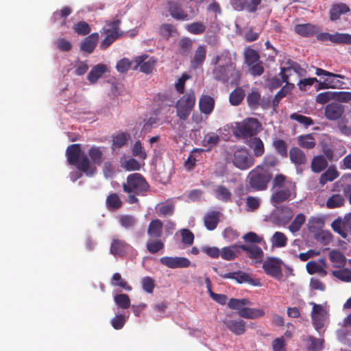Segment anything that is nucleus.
I'll return each mask as SVG.
<instances>
[{"mask_svg":"<svg viewBox=\"0 0 351 351\" xmlns=\"http://www.w3.org/2000/svg\"><path fill=\"white\" fill-rule=\"evenodd\" d=\"M123 191L126 193L144 195L149 189V185L145 178L138 173L130 174L126 182L122 184Z\"/></svg>","mask_w":351,"mask_h":351,"instance_id":"5","label":"nucleus"},{"mask_svg":"<svg viewBox=\"0 0 351 351\" xmlns=\"http://www.w3.org/2000/svg\"><path fill=\"white\" fill-rule=\"evenodd\" d=\"M215 197L222 202H230L232 193L230 191L223 185H219L215 190Z\"/></svg>","mask_w":351,"mask_h":351,"instance_id":"43","label":"nucleus"},{"mask_svg":"<svg viewBox=\"0 0 351 351\" xmlns=\"http://www.w3.org/2000/svg\"><path fill=\"white\" fill-rule=\"evenodd\" d=\"M234 280L239 283L249 282L254 286H259L261 285L258 279H254L249 274L241 271H234Z\"/></svg>","mask_w":351,"mask_h":351,"instance_id":"41","label":"nucleus"},{"mask_svg":"<svg viewBox=\"0 0 351 351\" xmlns=\"http://www.w3.org/2000/svg\"><path fill=\"white\" fill-rule=\"evenodd\" d=\"M104 147L93 146L88 150V156L92 161L95 165L100 166L104 160Z\"/></svg>","mask_w":351,"mask_h":351,"instance_id":"34","label":"nucleus"},{"mask_svg":"<svg viewBox=\"0 0 351 351\" xmlns=\"http://www.w3.org/2000/svg\"><path fill=\"white\" fill-rule=\"evenodd\" d=\"M288 239L287 236L281 232H276L271 238V242L273 247H283L287 244Z\"/></svg>","mask_w":351,"mask_h":351,"instance_id":"48","label":"nucleus"},{"mask_svg":"<svg viewBox=\"0 0 351 351\" xmlns=\"http://www.w3.org/2000/svg\"><path fill=\"white\" fill-rule=\"evenodd\" d=\"M214 105L215 100L209 95H202L199 99V110L205 114H209L211 113L214 108Z\"/></svg>","mask_w":351,"mask_h":351,"instance_id":"33","label":"nucleus"},{"mask_svg":"<svg viewBox=\"0 0 351 351\" xmlns=\"http://www.w3.org/2000/svg\"><path fill=\"white\" fill-rule=\"evenodd\" d=\"M162 222L160 219L152 220L147 228V234L150 238L159 239L162 233Z\"/></svg>","mask_w":351,"mask_h":351,"instance_id":"30","label":"nucleus"},{"mask_svg":"<svg viewBox=\"0 0 351 351\" xmlns=\"http://www.w3.org/2000/svg\"><path fill=\"white\" fill-rule=\"evenodd\" d=\"M220 141L219 136L215 132H208L204 135L202 145L205 147L210 149L215 146Z\"/></svg>","mask_w":351,"mask_h":351,"instance_id":"46","label":"nucleus"},{"mask_svg":"<svg viewBox=\"0 0 351 351\" xmlns=\"http://www.w3.org/2000/svg\"><path fill=\"white\" fill-rule=\"evenodd\" d=\"M315 74L318 76L324 75L329 88L343 89L346 88V83L339 79H347L345 75L335 74L320 68H316Z\"/></svg>","mask_w":351,"mask_h":351,"instance_id":"11","label":"nucleus"},{"mask_svg":"<svg viewBox=\"0 0 351 351\" xmlns=\"http://www.w3.org/2000/svg\"><path fill=\"white\" fill-rule=\"evenodd\" d=\"M121 226L126 229L132 228L136 223V219L130 215H122L118 217Z\"/></svg>","mask_w":351,"mask_h":351,"instance_id":"52","label":"nucleus"},{"mask_svg":"<svg viewBox=\"0 0 351 351\" xmlns=\"http://www.w3.org/2000/svg\"><path fill=\"white\" fill-rule=\"evenodd\" d=\"M250 147L252 149L254 157H261L265 153V146L263 141L259 137H254L251 139Z\"/></svg>","mask_w":351,"mask_h":351,"instance_id":"40","label":"nucleus"},{"mask_svg":"<svg viewBox=\"0 0 351 351\" xmlns=\"http://www.w3.org/2000/svg\"><path fill=\"white\" fill-rule=\"evenodd\" d=\"M185 28L192 34L199 35L205 32L206 26L202 21H197L186 25Z\"/></svg>","mask_w":351,"mask_h":351,"instance_id":"50","label":"nucleus"},{"mask_svg":"<svg viewBox=\"0 0 351 351\" xmlns=\"http://www.w3.org/2000/svg\"><path fill=\"white\" fill-rule=\"evenodd\" d=\"M121 21L116 20L108 23L103 28V32L106 34V37L101 41L100 47L103 49H107L116 39H117L121 34L119 33V27Z\"/></svg>","mask_w":351,"mask_h":351,"instance_id":"9","label":"nucleus"},{"mask_svg":"<svg viewBox=\"0 0 351 351\" xmlns=\"http://www.w3.org/2000/svg\"><path fill=\"white\" fill-rule=\"evenodd\" d=\"M195 96L194 90L192 89L186 91L182 97H181L176 104V114L183 121L188 119L195 104Z\"/></svg>","mask_w":351,"mask_h":351,"instance_id":"7","label":"nucleus"},{"mask_svg":"<svg viewBox=\"0 0 351 351\" xmlns=\"http://www.w3.org/2000/svg\"><path fill=\"white\" fill-rule=\"evenodd\" d=\"M327 160L322 155L314 156L311 165V169L315 173H319L324 171L327 167Z\"/></svg>","mask_w":351,"mask_h":351,"instance_id":"38","label":"nucleus"},{"mask_svg":"<svg viewBox=\"0 0 351 351\" xmlns=\"http://www.w3.org/2000/svg\"><path fill=\"white\" fill-rule=\"evenodd\" d=\"M227 328L236 335H241L245 332V322L243 319H225L223 321Z\"/></svg>","mask_w":351,"mask_h":351,"instance_id":"21","label":"nucleus"},{"mask_svg":"<svg viewBox=\"0 0 351 351\" xmlns=\"http://www.w3.org/2000/svg\"><path fill=\"white\" fill-rule=\"evenodd\" d=\"M73 29L75 32L82 36L88 35L91 31L90 26L85 21H80L75 23Z\"/></svg>","mask_w":351,"mask_h":351,"instance_id":"60","label":"nucleus"},{"mask_svg":"<svg viewBox=\"0 0 351 351\" xmlns=\"http://www.w3.org/2000/svg\"><path fill=\"white\" fill-rule=\"evenodd\" d=\"M339 177V172L335 168H328L319 178V184L324 185L328 182H332Z\"/></svg>","mask_w":351,"mask_h":351,"instance_id":"49","label":"nucleus"},{"mask_svg":"<svg viewBox=\"0 0 351 351\" xmlns=\"http://www.w3.org/2000/svg\"><path fill=\"white\" fill-rule=\"evenodd\" d=\"M329 260L335 267H343L346 263V256L337 250H332L328 254Z\"/></svg>","mask_w":351,"mask_h":351,"instance_id":"35","label":"nucleus"},{"mask_svg":"<svg viewBox=\"0 0 351 351\" xmlns=\"http://www.w3.org/2000/svg\"><path fill=\"white\" fill-rule=\"evenodd\" d=\"M213 65L212 74L214 80L223 84L237 86L241 80V72L237 69L230 52L223 50L211 61Z\"/></svg>","mask_w":351,"mask_h":351,"instance_id":"1","label":"nucleus"},{"mask_svg":"<svg viewBox=\"0 0 351 351\" xmlns=\"http://www.w3.org/2000/svg\"><path fill=\"white\" fill-rule=\"evenodd\" d=\"M293 217L292 210L287 206L278 207L271 215V222L278 226H285Z\"/></svg>","mask_w":351,"mask_h":351,"instance_id":"13","label":"nucleus"},{"mask_svg":"<svg viewBox=\"0 0 351 351\" xmlns=\"http://www.w3.org/2000/svg\"><path fill=\"white\" fill-rule=\"evenodd\" d=\"M121 167L126 171H138L141 165L136 159L132 158L122 162Z\"/></svg>","mask_w":351,"mask_h":351,"instance_id":"64","label":"nucleus"},{"mask_svg":"<svg viewBox=\"0 0 351 351\" xmlns=\"http://www.w3.org/2000/svg\"><path fill=\"white\" fill-rule=\"evenodd\" d=\"M259 54L254 49H250L245 53V62L248 66L259 62Z\"/></svg>","mask_w":351,"mask_h":351,"instance_id":"55","label":"nucleus"},{"mask_svg":"<svg viewBox=\"0 0 351 351\" xmlns=\"http://www.w3.org/2000/svg\"><path fill=\"white\" fill-rule=\"evenodd\" d=\"M66 155L69 165L76 166L77 169L88 176H93L95 172V167H93L90 160L84 154H82L81 145L72 144L66 150Z\"/></svg>","mask_w":351,"mask_h":351,"instance_id":"2","label":"nucleus"},{"mask_svg":"<svg viewBox=\"0 0 351 351\" xmlns=\"http://www.w3.org/2000/svg\"><path fill=\"white\" fill-rule=\"evenodd\" d=\"M177 34L176 27L172 24L165 23L160 25L159 28V34L165 39H169L173 34Z\"/></svg>","mask_w":351,"mask_h":351,"instance_id":"53","label":"nucleus"},{"mask_svg":"<svg viewBox=\"0 0 351 351\" xmlns=\"http://www.w3.org/2000/svg\"><path fill=\"white\" fill-rule=\"evenodd\" d=\"M114 300L116 304L123 309H127L130 306V300L127 294H117L114 296Z\"/></svg>","mask_w":351,"mask_h":351,"instance_id":"56","label":"nucleus"},{"mask_svg":"<svg viewBox=\"0 0 351 351\" xmlns=\"http://www.w3.org/2000/svg\"><path fill=\"white\" fill-rule=\"evenodd\" d=\"M245 97V92L243 88L238 87L231 92L229 97L230 103L232 106L239 105Z\"/></svg>","mask_w":351,"mask_h":351,"instance_id":"47","label":"nucleus"},{"mask_svg":"<svg viewBox=\"0 0 351 351\" xmlns=\"http://www.w3.org/2000/svg\"><path fill=\"white\" fill-rule=\"evenodd\" d=\"M305 221L306 217L302 213L298 214L289 226V230L293 233L298 232Z\"/></svg>","mask_w":351,"mask_h":351,"instance_id":"51","label":"nucleus"},{"mask_svg":"<svg viewBox=\"0 0 351 351\" xmlns=\"http://www.w3.org/2000/svg\"><path fill=\"white\" fill-rule=\"evenodd\" d=\"M110 284L112 287H118L128 291H130L132 289L119 273H114L112 275Z\"/></svg>","mask_w":351,"mask_h":351,"instance_id":"44","label":"nucleus"},{"mask_svg":"<svg viewBox=\"0 0 351 351\" xmlns=\"http://www.w3.org/2000/svg\"><path fill=\"white\" fill-rule=\"evenodd\" d=\"M130 138V134L127 132H120L112 136V149L113 150L119 149L126 145Z\"/></svg>","mask_w":351,"mask_h":351,"instance_id":"37","label":"nucleus"},{"mask_svg":"<svg viewBox=\"0 0 351 351\" xmlns=\"http://www.w3.org/2000/svg\"><path fill=\"white\" fill-rule=\"evenodd\" d=\"M71 13V10L69 7L65 6L62 8L60 11H56L53 14V20L54 22L62 19L63 21L61 23V25L65 24V19Z\"/></svg>","mask_w":351,"mask_h":351,"instance_id":"61","label":"nucleus"},{"mask_svg":"<svg viewBox=\"0 0 351 351\" xmlns=\"http://www.w3.org/2000/svg\"><path fill=\"white\" fill-rule=\"evenodd\" d=\"M206 57V47L205 45H199L195 51L194 55L191 59V66L196 69L201 66Z\"/></svg>","mask_w":351,"mask_h":351,"instance_id":"23","label":"nucleus"},{"mask_svg":"<svg viewBox=\"0 0 351 351\" xmlns=\"http://www.w3.org/2000/svg\"><path fill=\"white\" fill-rule=\"evenodd\" d=\"M132 154L134 156L138 157L139 159L143 160L147 158V154L144 151L140 141H137L134 143L132 149Z\"/></svg>","mask_w":351,"mask_h":351,"instance_id":"63","label":"nucleus"},{"mask_svg":"<svg viewBox=\"0 0 351 351\" xmlns=\"http://www.w3.org/2000/svg\"><path fill=\"white\" fill-rule=\"evenodd\" d=\"M333 276L343 282H351V270L347 268L332 271Z\"/></svg>","mask_w":351,"mask_h":351,"instance_id":"58","label":"nucleus"},{"mask_svg":"<svg viewBox=\"0 0 351 351\" xmlns=\"http://www.w3.org/2000/svg\"><path fill=\"white\" fill-rule=\"evenodd\" d=\"M250 304L251 302L246 298H231L228 303L230 308L238 311V315L241 317L254 319L265 315V313L262 308L245 307V306Z\"/></svg>","mask_w":351,"mask_h":351,"instance_id":"4","label":"nucleus"},{"mask_svg":"<svg viewBox=\"0 0 351 351\" xmlns=\"http://www.w3.org/2000/svg\"><path fill=\"white\" fill-rule=\"evenodd\" d=\"M291 190L288 187L276 189L271 195V202L274 206L288 200L291 197Z\"/></svg>","mask_w":351,"mask_h":351,"instance_id":"22","label":"nucleus"},{"mask_svg":"<svg viewBox=\"0 0 351 351\" xmlns=\"http://www.w3.org/2000/svg\"><path fill=\"white\" fill-rule=\"evenodd\" d=\"M271 180V174L263 165H257L250 171L247 181L253 191H264Z\"/></svg>","mask_w":351,"mask_h":351,"instance_id":"3","label":"nucleus"},{"mask_svg":"<svg viewBox=\"0 0 351 351\" xmlns=\"http://www.w3.org/2000/svg\"><path fill=\"white\" fill-rule=\"evenodd\" d=\"M289 154L291 162L296 167L305 165L307 162L305 153L299 147H291L289 151Z\"/></svg>","mask_w":351,"mask_h":351,"instance_id":"25","label":"nucleus"},{"mask_svg":"<svg viewBox=\"0 0 351 351\" xmlns=\"http://www.w3.org/2000/svg\"><path fill=\"white\" fill-rule=\"evenodd\" d=\"M133 64H134L133 70H137L139 68L141 72L150 74L156 66V60L154 58H149L147 55H142L136 57L133 60Z\"/></svg>","mask_w":351,"mask_h":351,"instance_id":"14","label":"nucleus"},{"mask_svg":"<svg viewBox=\"0 0 351 351\" xmlns=\"http://www.w3.org/2000/svg\"><path fill=\"white\" fill-rule=\"evenodd\" d=\"M164 247V243L158 239H156L155 241H148L146 245L147 250L151 254L157 253L160 250H162Z\"/></svg>","mask_w":351,"mask_h":351,"instance_id":"57","label":"nucleus"},{"mask_svg":"<svg viewBox=\"0 0 351 351\" xmlns=\"http://www.w3.org/2000/svg\"><path fill=\"white\" fill-rule=\"evenodd\" d=\"M261 125L255 118H247L237 123L234 134L237 137L247 139L256 136L260 131Z\"/></svg>","mask_w":351,"mask_h":351,"instance_id":"6","label":"nucleus"},{"mask_svg":"<svg viewBox=\"0 0 351 351\" xmlns=\"http://www.w3.org/2000/svg\"><path fill=\"white\" fill-rule=\"evenodd\" d=\"M294 32L303 37H311L316 34L318 28L311 23L298 24L294 26Z\"/></svg>","mask_w":351,"mask_h":351,"instance_id":"26","label":"nucleus"},{"mask_svg":"<svg viewBox=\"0 0 351 351\" xmlns=\"http://www.w3.org/2000/svg\"><path fill=\"white\" fill-rule=\"evenodd\" d=\"M168 11L170 15L178 21L189 20V14L184 12L181 5L175 2L169 3Z\"/></svg>","mask_w":351,"mask_h":351,"instance_id":"27","label":"nucleus"},{"mask_svg":"<svg viewBox=\"0 0 351 351\" xmlns=\"http://www.w3.org/2000/svg\"><path fill=\"white\" fill-rule=\"evenodd\" d=\"M254 157L250 154L246 149H238L233 154L232 163L240 170L249 169L254 165Z\"/></svg>","mask_w":351,"mask_h":351,"instance_id":"8","label":"nucleus"},{"mask_svg":"<svg viewBox=\"0 0 351 351\" xmlns=\"http://www.w3.org/2000/svg\"><path fill=\"white\" fill-rule=\"evenodd\" d=\"M331 227L335 232L346 239L348 234H351V213L346 215L343 219L338 218L334 220Z\"/></svg>","mask_w":351,"mask_h":351,"instance_id":"15","label":"nucleus"},{"mask_svg":"<svg viewBox=\"0 0 351 351\" xmlns=\"http://www.w3.org/2000/svg\"><path fill=\"white\" fill-rule=\"evenodd\" d=\"M107 71V66L104 64H98L94 66L88 73L87 79L91 83L94 84Z\"/></svg>","mask_w":351,"mask_h":351,"instance_id":"31","label":"nucleus"},{"mask_svg":"<svg viewBox=\"0 0 351 351\" xmlns=\"http://www.w3.org/2000/svg\"><path fill=\"white\" fill-rule=\"evenodd\" d=\"M273 147L276 152L282 157L287 156V145L285 141L279 138L274 139L273 141Z\"/></svg>","mask_w":351,"mask_h":351,"instance_id":"59","label":"nucleus"},{"mask_svg":"<svg viewBox=\"0 0 351 351\" xmlns=\"http://www.w3.org/2000/svg\"><path fill=\"white\" fill-rule=\"evenodd\" d=\"M345 112V107L341 104L333 101L328 104L324 108V116L330 121L339 119Z\"/></svg>","mask_w":351,"mask_h":351,"instance_id":"18","label":"nucleus"},{"mask_svg":"<svg viewBox=\"0 0 351 351\" xmlns=\"http://www.w3.org/2000/svg\"><path fill=\"white\" fill-rule=\"evenodd\" d=\"M241 250L245 251L248 256L256 261V263H261L263 258V252L262 249L256 245H240Z\"/></svg>","mask_w":351,"mask_h":351,"instance_id":"24","label":"nucleus"},{"mask_svg":"<svg viewBox=\"0 0 351 351\" xmlns=\"http://www.w3.org/2000/svg\"><path fill=\"white\" fill-rule=\"evenodd\" d=\"M282 265L283 261L280 258L268 257L263 263V269L267 275L280 280L282 277Z\"/></svg>","mask_w":351,"mask_h":351,"instance_id":"10","label":"nucleus"},{"mask_svg":"<svg viewBox=\"0 0 351 351\" xmlns=\"http://www.w3.org/2000/svg\"><path fill=\"white\" fill-rule=\"evenodd\" d=\"M131 248V245L125 240L117 237H113L110 244V252L114 256L124 257L128 254Z\"/></svg>","mask_w":351,"mask_h":351,"instance_id":"16","label":"nucleus"},{"mask_svg":"<svg viewBox=\"0 0 351 351\" xmlns=\"http://www.w3.org/2000/svg\"><path fill=\"white\" fill-rule=\"evenodd\" d=\"M219 212L212 211L206 214L204 217V221L206 228L208 230H215L219 221Z\"/></svg>","mask_w":351,"mask_h":351,"instance_id":"36","label":"nucleus"},{"mask_svg":"<svg viewBox=\"0 0 351 351\" xmlns=\"http://www.w3.org/2000/svg\"><path fill=\"white\" fill-rule=\"evenodd\" d=\"M306 271L309 274H318L322 277H324L327 275V271L317 261H311L306 265Z\"/></svg>","mask_w":351,"mask_h":351,"instance_id":"42","label":"nucleus"},{"mask_svg":"<svg viewBox=\"0 0 351 351\" xmlns=\"http://www.w3.org/2000/svg\"><path fill=\"white\" fill-rule=\"evenodd\" d=\"M162 265L171 268H186L190 266L191 261L185 257L163 256L160 258Z\"/></svg>","mask_w":351,"mask_h":351,"instance_id":"19","label":"nucleus"},{"mask_svg":"<svg viewBox=\"0 0 351 351\" xmlns=\"http://www.w3.org/2000/svg\"><path fill=\"white\" fill-rule=\"evenodd\" d=\"M350 12L349 6L344 3H333L329 10V19L331 21L339 20L341 15Z\"/></svg>","mask_w":351,"mask_h":351,"instance_id":"20","label":"nucleus"},{"mask_svg":"<svg viewBox=\"0 0 351 351\" xmlns=\"http://www.w3.org/2000/svg\"><path fill=\"white\" fill-rule=\"evenodd\" d=\"M241 250L240 245H237L224 247L220 252V256L224 260L232 261L241 254Z\"/></svg>","mask_w":351,"mask_h":351,"instance_id":"29","label":"nucleus"},{"mask_svg":"<svg viewBox=\"0 0 351 351\" xmlns=\"http://www.w3.org/2000/svg\"><path fill=\"white\" fill-rule=\"evenodd\" d=\"M302 68L300 64L297 62H293L290 66L281 68L280 74L282 78V81L286 82L287 84L293 87V84L289 83V76L291 75L293 72L300 74Z\"/></svg>","mask_w":351,"mask_h":351,"instance_id":"32","label":"nucleus"},{"mask_svg":"<svg viewBox=\"0 0 351 351\" xmlns=\"http://www.w3.org/2000/svg\"><path fill=\"white\" fill-rule=\"evenodd\" d=\"M99 40V34L93 33L85 38L81 44L80 49L82 51L91 53L93 52Z\"/></svg>","mask_w":351,"mask_h":351,"instance_id":"28","label":"nucleus"},{"mask_svg":"<svg viewBox=\"0 0 351 351\" xmlns=\"http://www.w3.org/2000/svg\"><path fill=\"white\" fill-rule=\"evenodd\" d=\"M107 207L110 210H116L121 208L122 202L117 193H111L106 198Z\"/></svg>","mask_w":351,"mask_h":351,"instance_id":"54","label":"nucleus"},{"mask_svg":"<svg viewBox=\"0 0 351 351\" xmlns=\"http://www.w3.org/2000/svg\"><path fill=\"white\" fill-rule=\"evenodd\" d=\"M345 199L341 194H333L328 197L326 201V206L328 208H336L342 206L344 204Z\"/></svg>","mask_w":351,"mask_h":351,"instance_id":"45","label":"nucleus"},{"mask_svg":"<svg viewBox=\"0 0 351 351\" xmlns=\"http://www.w3.org/2000/svg\"><path fill=\"white\" fill-rule=\"evenodd\" d=\"M316 38L321 42L330 41L336 45H351V34L347 33L322 32L317 34Z\"/></svg>","mask_w":351,"mask_h":351,"instance_id":"12","label":"nucleus"},{"mask_svg":"<svg viewBox=\"0 0 351 351\" xmlns=\"http://www.w3.org/2000/svg\"><path fill=\"white\" fill-rule=\"evenodd\" d=\"M298 143L302 148L311 149L315 147L316 141L313 134H308L299 136L298 138Z\"/></svg>","mask_w":351,"mask_h":351,"instance_id":"39","label":"nucleus"},{"mask_svg":"<svg viewBox=\"0 0 351 351\" xmlns=\"http://www.w3.org/2000/svg\"><path fill=\"white\" fill-rule=\"evenodd\" d=\"M290 119L300 123V124L308 127L314 124L313 120L309 117H306L298 113H292L290 115Z\"/></svg>","mask_w":351,"mask_h":351,"instance_id":"62","label":"nucleus"},{"mask_svg":"<svg viewBox=\"0 0 351 351\" xmlns=\"http://www.w3.org/2000/svg\"><path fill=\"white\" fill-rule=\"evenodd\" d=\"M313 309L311 312V319L313 325L315 330L319 332L320 330L324 326V322L326 318V312L322 305L311 303Z\"/></svg>","mask_w":351,"mask_h":351,"instance_id":"17","label":"nucleus"}]
</instances>
